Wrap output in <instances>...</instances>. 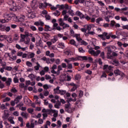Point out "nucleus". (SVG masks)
Returning a JSON list of instances; mask_svg holds the SVG:
<instances>
[{"label":"nucleus","instance_id":"nucleus-30","mask_svg":"<svg viewBox=\"0 0 128 128\" xmlns=\"http://www.w3.org/2000/svg\"><path fill=\"white\" fill-rule=\"evenodd\" d=\"M68 102H76V98H70L67 100Z\"/></svg>","mask_w":128,"mask_h":128},{"label":"nucleus","instance_id":"nucleus-41","mask_svg":"<svg viewBox=\"0 0 128 128\" xmlns=\"http://www.w3.org/2000/svg\"><path fill=\"white\" fill-rule=\"evenodd\" d=\"M74 37L78 42L80 40H82V38H80V34H75Z\"/></svg>","mask_w":128,"mask_h":128},{"label":"nucleus","instance_id":"nucleus-44","mask_svg":"<svg viewBox=\"0 0 128 128\" xmlns=\"http://www.w3.org/2000/svg\"><path fill=\"white\" fill-rule=\"evenodd\" d=\"M48 6H50V9L52 10H58L57 5L56 6H54L52 5V4H49Z\"/></svg>","mask_w":128,"mask_h":128},{"label":"nucleus","instance_id":"nucleus-42","mask_svg":"<svg viewBox=\"0 0 128 128\" xmlns=\"http://www.w3.org/2000/svg\"><path fill=\"white\" fill-rule=\"evenodd\" d=\"M53 14L55 16H60V12L58 10H56L55 12H53Z\"/></svg>","mask_w":128,"mask_h":128},{"label":"nucleus","instance_id":"nucleus-26","mask_svg":"<svg viewBox=\"0 0 128 128\" xmlns=\"http://www.w3.org/2000/svg\"><path fill=\"white\" fill-rule=\"evenodd\" d=\"M82 46H88V44L86 41L82 39L78 42Z\"/></svg>","mask_w":128,"mask_h":128},{"label":"nucleus","instance_id":"nucleus-56","mask_svg":"<svg viewBox=\"0 0 128 128\" xmlns=\"http://www.w3.org/2000/svg\"><path fill=\"white\" fill-rule=\"evenodd\" d=\"M66 93V90H60L59 94H60V96H64V94Z\"/></svg>","mask_w":128,"mask_h":128},{"label":"nucleus","instance_id":"nucleus-11","mask_svg":"<svg viewBox=\"0 0 128 128\" xmlns=\"http://www.w3.org/2000/svg\"><path fill=\"white\" fill-rule=\"evenodd\" d=\"M76 16H79L80 20H82V18H84V14H82V13L80 11H77L76 12Z\"/></svg>","mask_w":128,"mask_h":128},{"label":"nucleus","instance_id":"nucleus-13","mask_svg":"<svg viewBox=\"0 0 128 128\" xmlns=\"http://www.w3.org/2000/svg\"><path fill=\"white\" fill-rule=\"evenodd\" d=\"M34 26H42L44 25V23L42 22V20H40L38 22H36L34 23Z\"/></svg>","mask_w":128,"mask_h":128},{"label":"nucleus","instance_id":"nucleus-49","mask_svg":"<svg viewBox=\"0 0 128 128\" xmlns=\"http://www.w3.org/2000/svg\"><path fill=\"white\" fill-rule=\"evenodd\" d=\"M112 64L114 66H120V62L117 60H114L112 62Z\"/></svg>","mask_w":128,"mask_h":128},{"label":"nucleus","instance_id":"nucleus-6","mask_svg":"<svg viewBox=\"0 0 128 128\" xmlns=\"http://www.w3.org/2000/svg\"><path fill=\"white\" fill-rule=\"evenodd\" d=\"M20 9V7L18 6H16V3H14L13 6H12V8H10V10H13V12H16Z\"/></svg>","mask_w":128,"mask_h":128},{"label":"nucleus","instance_id":"nucleus-22","mask_svg":"<svg viewBox=\"0 0 128 128\" xmlns=\"http://www.w3.org/2000/svg\"><path fill=\"white\" fill-rule=\"evenodd\" d=\"M60 86H57L56 88L54 90V94H60Z\"/></svg>","mask_w":128,"mask_h":128},{"label":"nucleus","instance_id":"nucleus-64","mask_svg":"<svg viewBox=\"0 0 128 128\" xmlns=\"http://www.w3.org/2000/svg\"><path fill=\"white\" fill-rule=\"evenodd\" d=\"M120 18L122 22H127L128 20V18H126V17L122 16V17H120Z\"/></svg>","mask_w":128,"mask_h":128},{"label":"nucleus","instance_id":"nucleus-19","mask_svg":"<svg viewBox=\"0 0 128 128\" xmlns=\"http://www.w3.org/2000/svg\"><path fill=\"white\" fill-rule=\"evenodd\" d=\"M22 96H18L15 98L14 102H16V104H18V102H20V100H22Z\"/></svg>","mask_w":128,"mask_h":128},{"label":"nucleus","instance_id":"nucleus-63","mask_svg":"<svg viewBox=\"0 0 128 128\" xmlns=\"http://www.w3.org/2000/svg\"><path fill=\"white\" fill-rule=\"evenodd\" d=\"M14 84H18V76H16L14 78Z\"/></svg>","mask_w":128,"mask_h":128},{"label":"nucleus","instance_id":"nucleus-33","mask_svg":"<svg viewBox=\"0 0 128 128\" xmlns=\"http://www.w3.org/2000/svg\"><path fill=\"white\" fill-rule=\"evenodd\" d=\"M64 5L57 4V10L58 9L59 10H64Z\"/></svg>","mask_w":128,"mask_h":128},{"label":"nucleus","instance_id":"nucleus-17","mask_svg":"<svg viewBox=\"0 0 128 128\" xmlns=\"http://www.w3.org/2000/svg\"><path fill=\"white\" fill-rule=\"evenodd\" d=\"M50 112H52V114H54L53 116L54 118H57L58 117V112L55 110H50Z\"/></svg>","mask_w":128,"mask_h":128},{"label":"nucleus","instance_id":"nucleus-57","mask_svg":"<svg viewBox=\"0 0 128 128\" xmlns=\"http://www.w3.org/2000/svg\"><path fill=\"white\" fill-rule=\"evenodd\" d=\"M78 50L80 54H84L86 52V51L84 50V48H79L78 49Z\"/></svg>","mask_w":128,"mask_h":128},{"label":"nucleus","instance_id":"nucleus-27","mask_svg":"<svg viewBox=\"0 0 128 128\" xmlns=\"http://www.w3.org/2000/svg\"><path fill=\"white\" fill-rule=\"evenodd\" d=\"M65 110L67 112H68V114H72V112H74V108H72V107H70Z\"/></svg>","mask_w":128,"mask_h":128},{"label":"nucleus","instance_id":"nucleus-43","mask_svg":"<svg viewBox=\"0 0 128 128\" xmlns=\"http://www.w3.org/2000/svg\"><path fill=\"white\" fill-rule=\"evenodd\" d=\"M70 44L72 46H78L76 44V41L74 40H70Z\"/></svg>","mask_w":128,"mask_h":128},{"label":"nucleus","instance_id":"nucleus-46","mask_svg":"<svg viewBox=\"0 0 128 128\" xmlns=\"http://www.w3.org/2000/svg\"><path fill=\"white\" fill-rule=\"evenodd\" d=\"M12 82V78H8L7 80H6V84L7 86H10V84Z\"/></svg>","mask_w":128,"mask_h":128},{"label":"nucleus","instance_id":"nucleus-9","mask_svg":"<svg viewBox=\"0 0 128 128\" xmlns=\"http://www.w3.org/2000/svg\"><path fill=\"white\" fill-rule=\"evenodd\" d=\"M115 76H124V74L120 72L118 70H116L114 71Z\"/></svg>","mask_w":128,"mask_h":128},{"label":"nucleus","instance_id":"nucleus-62","mask_svg":"<svg viewBox=\"0 0 128 128\" xmlns=\"http://www.w3.org/2000/svg\"><path fill=\"white\" fill-rule=\"evenodd\" d=\"M28 112H29V114H32V113L34 112V109L32 108H29L27 110Z\"/></svg>","mask_w":128,"mask_h":128},{"label":"nucleus","instance_id":"nucleus-3","mask_svg":"<svg viewBox=\"0 0 128 128\" xmlns=\"http://www.w3.org/2000/svg\"><path fill=\"white\" fill-rule=\"evenodd\" d=\"M58 22L59 23L60 26H62L63 28H70V25L68 24L64 23V20L62 18H60L58 20Z\"/></svg>","mask_w":128,"mask_h":128},{"label":"nucleus","instance_id":"nucleus-32","mask_svg":"<svg viewBox=\"0 0 128 128\" xmlns=\"http://www.w3.org/2000/svg\"><path fill=\"white\" fill-rule=\"evenodd\" d=\"M58 36H54V38L51 40V41L53 42V44H54V42H58Z\"/></svg>","mask_w":128,"mask_h":128},{"label":"nucleus","instance_id":"nucleus-52","mask_svg":"<svg viewBox=\"0 0 128 128\" xmlns=\"http://www.w3.org/2000/svg\"><path fill=\"white\" fill-rule=\"evenodd\" d=\"M92 18H90V22H96V18H98V16H96V15H93Z\"/></svg>","mask_w":128,"mask_h":128},{"label":"nucleus","instance_id":"nucleus-12","mask_svg":"<svg viewBox=\"0 0 128 128\" xmlns=\"http://www.w3.org/2000/svg\"><path fill=\"white\" fill-rule=\"evenodd\" d=\"M58 68V66L56 64H54L51 68V72L52 74H56V71H55L54 70H56Z\"/></svg>","mask_w":128,"mask_h":128},{"label":"nucleus","instance_id":"nucleus-54","mask_svg":"<svg viewBox=\"0 0 128 128\" xmlns=\"http://www.w3.org/2000/svg\"><path fill=\"white\" fill-rule=\"evenodd\" d=\"M82 78V76H80V74H76L75 76V80H80V78Z\"/></svg>","mask_w":128,"mask_h":128},{"label":"nucleus","instance_id":"nucleus-20","mask_svg":"<svg viewBox=\"0 0 128 128\" xmlns=\"http://www.w3.org/2000/svg\"><path fill=\"white\" fill-rule=\"evenodd\" d=\"M25 44H30V38L28 37L26 38V39L23 41Z\"/></svg>","mask_w":128,"mask_h":128},{"label":"nucleus","instance_id":"nucleus-55","mask_svg":"<svg viewBox=\"0 0 128 128\" xmlns=\"http://www.w3.org/2000/svg\"><path fill=\"white\" fill-rule=\"evenodd\" d=\"M105 50H107V52H112V48H110V46H106L105 48Z\"/></svg>","mask_w":128,"mask_h":128},{"label":"nucleus","instance_id":"nucleus-34","mask_svg":"<svg viewBox=\"0 0 128 128\" xmlns=\"http://www.w3.org/2000/svg\"><path fill=\"white\" fill-rule=\"evenodd\" d=\"M21 116L24 118H28V114L26 112H22Z\"/></svg>","mask_w":128,"mask_h":128},{"label":"nucleus","instance_id":"nucleus-37","mask_svg":"<svg viewBox=\"0 0 128 128\" xmlns=\"http://www.w3.org/2000/svg\"><path fill=\"white\" fill-rule=\"evenodd\" d=\"M58 48H64V44L62 42H60L58 44Z\"/></svg>","mask_w":128,"mask_h":128},{"label":"nucleus","instance_id":"nucleus-48","mask_svg":"<svg viewBox=\"0 0 128 128\" xmlns=\"http://www.w3.org/2000/svg\"><path fill=\"white\" fill-rule=\"evenodd\" d=\"M34 56V52H29L28 54V58H32Z\"/></svg>","mask_w":128,"mask_h":128},{"label":"nucleus","instance_id":"nucleus-2","mask_svg":"<svg viewBox=\"0 0 128 128\" xmlns=\"http://www.w3.org/2000/svg\"><path fill=\"white\" fill-rule=\"evenodd\" d=\"M14 16H16L14 14H6L4 15V19L1 20V22L2 24H4L5 22H8V20H10L12 18H13L14 20Z\"/></svg>","mask_w":128,"mask_h":128},{"label":"nucleus","instance_id":"nucleus-45","mask_svg":"<svg viewBox=\"0 0 128 128\" xmlns=\"http://www.w3.org/2000/svg\"><path fill=\"white\" fill-rule=\"evenodd\" d=\"M8 120L12 124H14V118L12 117H9L8 118Z\"/></svg>","mask_w":128,"mask_h":128},{"label":"nucleus","instance_id":"nucleus-8","mask_svg":"<svg viewBox=\"0 0 128 128\" xmlns=\"http://www.w3.org/2000/svg\"><path fill=\"white\" fill-rule=\"evenodd\" d=\"M68 11L66 10H63L62 12V14L64 16V20H68V18L70 16L66 14Z\"/></svg>","mask_w":128,"mask_h":128},{"label":"nucleus","instance_id":"nucleus-7","mask_svg":"<svg viewBox=\"0 0 128 128\" xmlns=\"http://www.w3.org/2000/svg\"><path fill=\"white\" fill-rule=\"evenodd\" d=\"M84 26L86 28V30H88V32H90L92 28H96V26L94 24H86Z\"/></svg>","mask_w":128,"mask_h":128},{"label":"nucleus","instance_id":"nucleus-15","mask_svg":"<svg viewBox=\"0 0 128 128\" xmlns=\"http://www.w3.org/2000/svg\"><path fill=\"white\" fill-rule=\"evenodd\" d=\"M108 36V33L104 32L102 34H99L98 35V36L99 38H100L102 40H106V37Z\"/></svg>","mask_w":128,"mask_h":128},{"label":"nucleus","instance_id":"nucleus-24","mask_svg":"<svg viewBox=\"0 0 128 128\" xmlns=\"http://www.w3.org/2000/svg\"><path fill=\"white\" fill-rule=\"evenodd\" d=\"M80 57H72V58H70V60H71V62H78V60H80Z\"/></svg>","mask_w":128,"mask_h":128},{"label":"nucleus","instance_id":"nucleus-14","mask_svg":"<svg viewBox=\"0 0 128 128\" xmlns=\"http://www.w3.org/2000/svg\"><path fill=\"white\" fill-rule=\"evenodd\" d=\"M92 44H93L94 46V50H100V46H96V44H94V42H96V40L95 38H92Z\"/></svg>","mask_w":128,"mask_h":128},{"label":"nucleus","instance_id":"nucleus-36","mask_svg":"<svg viewBox=\"0 0 128 128\" xmlns=\"http://www.w3.org/2000/svg\"><path fill=\"white\" fill-rule=\"evenodd\" d=\"M68 12L70 14V16H74V12L72 8L69 9Z\"/></svg>","mask_w":128,"mask_h":128},{"label":"nucleus","instance_id":"nucleus-10","mask_svg":"<svg viewBox=\"0 0 128 128\" xmlns=\"http://www.w3.org/2000/svg\"><path fill=\"white\" fill-rule=\"evenodd\" d=\"M80 60H90V62H92V57H88L86 56H80Z\"/></svg>","mask_w":128,"mask_h":128},{"label":"nucleus","instance_id":"nucleus-21","mask_svg":"<svg viewBox=\"0 0 128 128\" xmlns=\"http://www.w3.org/2000/svg\"><path fill=\"white\" fill-rule=\"evenodd\" d=\"M44 30L45 32H50V30H52V28L48 25H44Z\"/></svg>","mask_w":128,"mask_h":128},{"label":"nucleus","instance_id":"nucleus-5","mask_svg":"<svg viewBox=\"0 0 128 128\" xmlns=\"http://www.w3.org/2000/svg\"><path fill=\"white\" fill-rule=\"evenodd\" d=\"M88 52L90 54L94 56H98L100 54V50H97L96 52H95L94 50L90 49Z\"/></svg>","mask_w":128,"mask_h":128},{"label":"nucleus","instance_id":"nucleus-53","mask_svg":"<svg viewBox=\"0 0 128 128\" xmlns=\"http://www.w3.org/2000/svg\"><path fill=\"white\" fill-rule=\"evenodd\" d=\"M60 104H61L60 102H58L55 104L54 108H60Z\"/></svg>","mask_w":128,"mask_h":128},{"label":"nucleus","instance_id":"nucleus-4","mask_svg":"<svg viewBox=\"0 0 128 128\" xmlns=\"http://www.w3.org/2000/svg\"><path fill=\"white\" fill-rule=\"evenodd\" d=\"M112 68H114V66H108V65L106 64L104 66L103 70H104L107 74L108 72H112Z\"/></svg>","mask_w":128,"mask_h":128},{"label":"nucleus","instance_id":"nucleus-28","mask_svg":"<svg viewBox=\"0 0 128 128\" xmlns=\"http://www.w3.org/2000/svg\"><path fill=\"white\" fill-rule=\"evenodd\" d=\"M2 118H4V120H6L8 118V111H4V115L3 116Z\"/></svg>","mask_w":128,"mask_h":128},{"label":"nucleus","instance_id":"nucleus-25","mask_svg":"<svg viewBox=\"0 0 128 128\" xmlns=\"http://www.w3.org/2000/svg\"><path fill=\"white\" fill-rule=\"evenodd\" d=\"M8 38V36H6V35H1L0 36V40L2 41V40H6V38Z\"/></svg>","mask_w":128,"mask_h":128},{"label":"nucleus","instance_id":"nucleus-1","mask_svg":"<svg viewBox=\"0 0 128 128\" xmlns=\"http://www.w3.org/2000/svg\"><path fill=\"white\" fill-rule=\"evenodd\" d=\"M26 20V17L24 14H21L20 16H14V22H20V26H26V24L24 22V21Z\"/></svg>","mask_w":128,"mask_h":128},{"label":"nucleus","instance_id":"nucleus-35","mask_svg":"<svg viewBox=\"0 0 128 128\" xmlns=\"http://www.w3.org/2000/svg\"><path fill=\"white\" fill-rule=\"evenodd\" d=\"M102 20H104V19H102V18L100 17L97 19H96V24H100V22H102Z\"/></svg>","mask_w":128,"mask_h":128},{"label":"nucleus","instance_id":"nucleus-40","mask_svg":"<svg viewBox=\"0 0 128 128\" xmlns=\"http://www.w3.org/2000/svg\"><path fill=\"white\" fill-rule=\"evenodd\" d=\"M2 20H0V24L2 22ZM0 30H2V32H4L6 30V26H2V24H0Z\"/></svg>","mask_w":128,"mask_h":128},{"label":"nucleus","instance_id":"nucleus-61","mask_svg":"<svg viewBox=\"0 0 128 128\" xmlns=\"http://www.w3.org/2000/svg\"><path fill=\"white\" fill-rule=\"evenodd\" d=\"M70 34L72 36L74 37L76 34H74V31L73 30H70Z\"/></svg>","mask_w":128,"mask_h":128},{"label":"nucleus","instance_id":"nucleus-39","mask_svg":"<svg viewBox=\"0 0 128 128\" xmlns=\"http://www.w3.org/2000/svg\"><path fill=\"white\" fill-rule=\"evenodd\" d=\"M16 56H10V60H11V62H14V60H16Z\"/></svg>","mask_w":128,"mask_h":128},{"label":"nucleus","instance_id":"nucleus-60","mask_svg":"<svg viewBox=\"0 0 128 128\" xmlns=\"http://www.w3.org/2000/svg\"><path fill=\"white\" fill-rule=\"evenodd\" d=\"M46 6V4L43 3H40L39 5L40 8H44V7Z\"/></svg>","mask_w":128,"mask_h":128},{"label":"nucleus","instance_id":"nucleus-16","mask_svg":"<svg viewBox=\"0 0 128 128\" xmlns=\"http://www.w3.org/2000/svg\"><path fill=\"white\" fill-rule=\"evenodd\" d=\"M28 18H36V14H34V13L32 12V11L30 10H28Z\"/></svg>","mask_w":128,"mask_h":128},{"label":"nucleus","instance_id":"nucleus-47","mask_svg":"<svg viewBox=\"0 0 128 128\" xmlns=\"http://www.w3.org/2000/svg\"><path fill=\"white\" fill-rule=\"evenodd\" d=\"M28 78H30L32 80H34L36 78V76L34 74H30L28 75Z\"/></svg>","mask_w":128,"mask_h":128},{"label":"nucleus","instance_id":"nucleus-59","mask_svg":"<svg viewBox=\"0 0 128 128\" xmlns=\"http://www.w3.org/2000/svg\"><path fill=\"white\" fill-rule=\"evenodd\" d=\"M26 64L28 66H29V68H32V64L29 61L26 62Z\"/></svg>","mask_w":128,"mask_h":128},{"label":"nucleus","instance_id":"nucleus-23","mask_svg":"<svg viewBox=\"0 0 128 128\" xmlns=\"http://www.w3.org/2000/svg\"><path fill=\"white\" fill-rule=\"evenodd\" d=\"M62 70V66H59L58 68V70L56 72V76H58L60 74V70Z\"/></svg>","mask_w":128,"mask_h":128},{"label":"nucleus","instance_id":"nucleus-29","mask_svg":"<svg viewBox=\"0 0 128 128\" xmlns=\"http://www.w3.org/2000/svg\"><path fill=\"white\" fill-rule=\"evenodd\" d=\"M107 58L109 60H112V52H107Z\"/></svg>","mask_w":128,"mask_h":128},{"label":"nucleus","instance_id":"nucleus-58","mask_svg":"<svg viewBox=\"0 0 128 128\" xmlns=\"http://www.w3.org/2000/svg\"><path fill=\"white\" fill-rule=\"evenodd\" d=\"M18 40V34H15L14 36V40L16 42Z\"/></svg>","mask_w":128,"mask_h":128},{"label":"nucleus","instance_id":"nucleus-38","mask_svg":"<svg viewBox=\"0 0 128 128\" xmlns=\"http://www.w3.org/2000/svg\"><path fill=\"white\" fill-rule=\"evenodd\" d=\"M64 54L66 56H72V52L70 50H66L64 52Z\"/></svg>","mask_w":128,"mask_h":128},{"label":"nucleus","instance_id":"nucleus-18","mask_svg":"<svg viewBox=\"0 0 128 128\" xmlns=\"http://www.w3.org/2000/svg\"><path fill=\"white\" fill-rule=\"evenodd\" d=\"M58 24L57 23H55L53 25V27H54V30H62V28H60V26H58Z\"/></svg>","mask_w":128,"mask_h":128},{"label":"nucleus","instance_id":"nucleus-51","mask_svg":"<svg viewBox=\"0 0 128 128\" xmlns=\"http://www.w3.org/2000/svg\"><path fill=\"white\" fill-rule=\"evenodd\" d=\"M46 14H48V11H46V10H43L41 14V16H42L44 17L46 16Z\"/></svg>","mask_w":128,"mask_h":128},{"label":"nucleus","instance_id":"nucleus-31","mask_svg":"<svg viewBox=\"0 0 128 128\" xmlns=\"http://www.w3.org/2000/svg\"><path fill=\"white\" fill-rule=\"evenodd\" d=\"M26 36L25 34H20L21 39L20 40V42H24V41L25 39L26 38Z\"/></svg>","mask_w":128,"mask_h":128},{"label":"nucleus","instance_id":"nucleus-50","mask_svg":"<svg viewBox=\"0 0 128 128\" xmlns=\"http://www.w3.org/2000/svg\"><path fill=\"white\" fill-rule=\"evenodd\" d=\"M64 106H65V110H66L70 108V103H69V102H68V104H66Z\"/></svg>","mask_w":128,"mask_h":128}]
</instances>
